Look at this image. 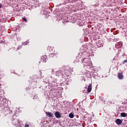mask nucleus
Wrapping results in <instances>:
<instances>
[{
    "label": "nucleus",
    "instance_id": "nucleus-15",
    "mask_svg": "<svg viewBox=\"0 0 127 127\" xmlns=\"http://www.w3.org/2000/svg\"><path fill=\"white\" fill-rule=\"evenodd\" d=\"M20 48H21L19 46V47L17 48V49H20Z\"/></svg>",
    "mask_w": 127,
    "mask_h": 127
},
{
    "label": "nucleus",
    "instance_id": "nucleus-14",
    "mask_svg": "<svg viewBox=\"0 0 127 127\" xmlns=\"http://www.w3.org/2000/svg\"><path fill=\"white\" fill-rule=\"evenodd\" d=\"M1 7H2V5L1 3H0V8H1Z\"/></svg>",
    "mask_w": 127,
    "mask_h": 127
},
{
    "label": "nucleus",
    "instance_id": "nucleus-12",
    "mask_svg": "<svg viewBox=\"0 0 127 127\" xmlns=\"http://www.w3.org/2000/svg\"><path fill=\"white\" fill-rule=\"evenodd\" d=\"M126 63H127V60H124L122 63L123 64H126Z\"/></svg>",
    "mask_w": 127,
    "mask_h": 127
},
{
    "label": "nucleus",
    "instance_id": "nucleus-5",
    "mask_svg": "<svg viewBox=\"0 0 127 127\" xmlns=\"http://www.w3.org/2000/svg\"><path fill=\"white\" fill-rule=\"evenodd\" d=\"M118 77L119 79H120V80L124 79V75H123V72L118 73Z\"/></svg>",
    "mask_w": 127,
    "mask_h": 127
},
{
    "label": "nucleus",
    "instance_id": "nucleus-11",
    "mask_svg": "<svg viewBox=\"0 0 127 127\" xmlns=\"http://www.w3.org/2000/svg\"><path fill=\"white\" fill-rule=\"evenodd\" d=\"M22 19L25 22H27V19L25 17H22Z\"/></svg>",
    "mask_w": 127,
    "mask_h": 127
},
{
    "label": "nucleus",
    "instance_id": "nucleus-10",
    "mask_svg": "<svg viewBox=\"0 0 127 127\" xmlns=\"http://www.w3.org/2000/svg\"><path fill=\"white\" fill-rule=\"evenodd\" d=\"M69 118H70V119H73V118H74V115L72 113H70L69 115Z\"/></svg>",
    "mask_w": 127,
    "mask_h": 127
},
{
    "label": "nucleus",
    "instance_id": "nucleus-18",
    "mask_svg": "<svg viewBox=\"0 0 127 127\" xmlns=\"http://www.w3.org/2000/svg\"><path fill=\"white\" fill-rule=\"evenodd\" d=\"M85 60H87V59H88L87 58H85Z\"/></svg>",
    "mask_w": 127,
    "mask_h": 127
},
{
    "label": "nucleus",
    "instance_id": "nucleus-6",
    "mask_svg": "<svg viewBox=\"0 0 127 127\" xmlns=\"http://www.w3.org/2000/svg\"><path fill=\"white\" fill-rule=\"evenodd\" d=\"M55 116L57 119H60V118H61V114H60V113L59 112H56Z\"/></svg>",
    "mask_w": 127,
    "mask_h": 127
},
{
    "label": "nucleus",
    "instance_id": "nucleus-4",
    "mask_svg": "<svg viewBox=\"0 0 127 127\" xmlns=\"http://www.w3.org/2000/svg\"><path fill=\"white\" fill-rule=\"evenodd\" d=\"M115 123L117 124V125L120 126V125H122V124H123V120L118 119L115 121Z\"/></svg>",
    "mask_w": 127,
    "mask_h": 127
},
{
    "label": "nucleus",
    "instance_id": "nucleus-1",
    "mask_svg": "<svg viewBox=\"0 0 127 127\" xmlns=\"http://www.w3.org/2000/svg\"><path fill=\"white\" fill-rule=\"evenodd\" d=\"M56 75L58 77H61L62 78H64V73H63V71L59 70L56 72Z\"/></svg>",
    "mask_w": 127,
    "mask_h": 127
},
{
    "label": "nucleus",
    "instance_id": "nucleus-13",
    "mask_svg": "<svg viewBox=\"0 0 127 127\" xmlns=\"http://www.w3.org/2000/svg\"><path fill=\"white\" fill-rule=\"evenodd\" d=\"M25 127H29V125L28 124H25Z\"/></svg>",
    "mask_w": 127,
    "mask_h": 127
},
{
    "label": "nucleus",
    "instance_id": "nucleus-8",
    "mask_svg": "<svg viewBox=\"0 0 127 127\" xmlns=\"http://www.w3.org/2000/svg\"><path fill=\"white\" fill-rule=\"evenodd\" d=\"M91 91H92V85L90 84L87 88V93H91Z\"/></svg>",
    "mask_w": 127,
    "mask_h": 127
},
{
    "label": "nucleus",
    "instance_id": "nucleus-7",
    "mask_svg": "<svg viewBox=\"0 0 127 127\" xmlns=\"http://www.w3.org/2000/svg\"><path fill=\"white\" fill-rule=\"evenodd\" d=\"M46 115H47V116H48V117L49 118H52V117H53V114L51 113V112H46Z\"/></svg>",
    "mask_w": 127,
    "mask_h": 127
},
{
    "label": "nucleus",
    "instance_id": "nucleus-17",
    "mask_svg": "<svg viewBox=\"0 0 127 127\" xmlns=\"http://www.w3.org/2000/svg\"><path fill=\"white\" fill-rule=\"evenodd\" d=\"M84 62H85V63H89V62H88V61Z\"/></svg>",
    "mask_w": 127,
    "mask_h": 127
},
{
    "label": "nucleus",
    "instance_id": "nucleus-2",
    "mask_svg": "<svg viewBox=\"0 0 127 127\" xmlns=\"http://www.w3.org/2000/svg\"><path fill=\"white\" fill-rule=\"evenodd\" d=\"M63 73L64 74V76H66V77H69V75L71 74V72H70V70L68 69H64L63 71Z\"/></svg>",
    "mask_w": 127,
    "mask_h": 127
},
{
    "label": "nucleus",
    "instance_id": "nucleus-9",
    "mask_svg": "<svg viewBox=\"0 0 127 127\" xmlns=\"http://www.w3.org/2000/svg\"><path fill=\"white\" fill-rule=\"evenodd\" d=\"M121 117H123V118H126V117H127V114L123 112L121 114Z\"/></svg>",
    "mask_w": 127,
    "mask_h": 127
},
{
    "label": "nucleus",
    "instance_id": "nucleus-3",
    "mask_svg": "<svg viewBox=\"0 0 127 127\" xmlns=\"http://www.w3.org/2000/svg\"><path fill=\"white\" fill-rule=\"evenodd\" d=\"M12 123L13 125H14L16 127H17V126L19 125V120H18L17 119H14L12 121Z\"/></svg>",
    "mask_w": 127,
    "mask_h": 127
},
{
    "label": "nucleus",
    "instance_id": "nucleus-16",
    "mask_svg": "<svg viewBox=\"0 0 127 127\" xmlns=\"http://www.w3.org/2000/svg\"><path fill=\"white\" fill-rule=\"evenodd\" d=\"M48 48V49H51L52 48L50 47H49Z\"/></svg>",
    "mask_w": 127,
    "mask_h": 127
}]
</instances>
